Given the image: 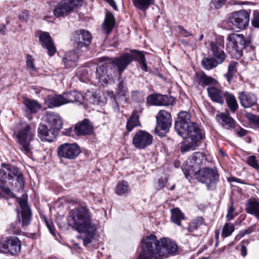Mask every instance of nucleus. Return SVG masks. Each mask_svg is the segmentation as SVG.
Listing matches in <instances>:
<instances>
[{
    "mask_svg": "<svg viewBox=\"0 0 259 259\" xmlns=\"http://www.w3.org/2000/svg\"><path fill=\"white\" fill-rule=\"evenodd\" d=\"M237 62L233 61L230 62L228 66V71L226 74H225L224 76L229 83L230 82L232 78L237 72Z\"/></svg>",
    "mask_w": 259,
    "mask_h": 259,
    "instance_id": "c9c22d12",
    "label": "nucleus"
},
{
    "mask_svg": "<svg viewBox=\"0 0 259 259\" xmlns=\"http://www.w3.org/2000/svg\"><path fill=\"white\" fill-rule=\"evenodd\" d=\"M208 96L213 102L223 104L224 103V99L225 97V93H223L219 89L210 86L207 89Z\"/></svg>",
    "mask_w": 259,
    "mask_h": 259,
    "instance_id": "c85d7f7f",
    "label": "nucleus"
},
{
    "mask_svg": "<svg viewBox=\"0 0 259 259\" xmlns=\"http://www.w3.org/2000/svg\"><path fill=\"white\" fill-rule=\"evenodd\" d=\"M225 97L229 109L232 112L236 111L238 107V105L235 97L233 95L226 92L225 93Z\"/></svg>",
    "mask_w": 259,
    "mask_h": 259,
    "instance_id": "f704fd0d",
    "label": "nucleus"
},
{
    "mask_svg": "<svg viewBox=\"0 0 259 259\" xmlns=\"http://www.w3.org/2000/svg\"><path fill=\"white\" fill-rule=\"evenodd\" d=\"M177 243L168 238L158 239L153 234L141 240V250L137 259H162L175 254Z\"/></svg>",
    "mask_w": 259,
    "mask_h": 259,
    "instance_id": "f257e3e1",
    "label": "nucleus"
},
{
    "mask_svg": "<svg viewBox=\"0 0 259 259\" xmlns=\"http://www.w3.org/2000/svg\"><path fill=\"white\" fill-rule=\"evenodd\" d=\"M106 94L107 96L110 98V99L112 100V102H114L116 105H118L116 96L114 92L111 91H107L106 92Z\"/></svg>",
    "mask_w": 259,
    "mask_h": 259,
    "instance_id": "864d4df0",
    "label": "nucleus"
},
{
    "mask_svg": "<svg viewBox=\"0 0 259 259\" xmlns=\"http://www.w3.org/2000/svg\"><path fill=\"white\" fill-rule=\"evenodd\" d=\"M19 19L23 21L26 22L29 19V13L27 11H24L19 15Z\"/></svg>",
    "mask_w": 259,
    "mask_h": 259,
    "instance_id": "603ef678",
    "label": "nucleus"
},
{
    "mask_svg": "<svg viewBox=\"0 0 259 259\" xmlns=\"http://www.w3.org/2000/svg\"><path fill=\"white\" fill-rule=\"evenodd\" d=\"M114 10H117V7L114 0H105Z\"/></svg>",
    "mask_w": 259,
    "mask_h": 259,
    "instance_id": "6e6d98bb",
    "label": "nucleus"
},
{
    "mask_svg": "<svg viewBox=\"0 0 259 259\" xmlns=\"http://www.w3.org/2000/svg\"><path fill=\"white\" fill-rule=\"evenodd\" d=\"M6 32V26L5 24L0 25V34H4Z\"/></svg>",
    "mask_w": 259,
    "mask_h": 259,
    "instance_id": "052dcab7",
    "label": "nucleus"
},
{
    "mask_svg": "<svg viewBox=\"0 0 259 259\" xmlns=\"http://www.w3.org/2000/svg\"><path fill=\"white\" fill-rule=\"evenodd\" d=\"M93 130V125L87 119H84L76 124L74 128V132L77 136L90 135L92 133Z\"/></svg>",
    "mask_w": 259,
    "mask_h": 259,
    "instance_id": "4be33fe9",
    "label": "nucleus"
},
{
    "mask_svg": "<svg viewBox=\"0 0 259 259\" xmlns=\"http://www.w3.org/2000/svg\"><path fill=\"white\" fill-rule=\"evenodd\" d=\"M254 121L259 124V116L254 117Z\"/></svg>",
    "mask_w": 259,
    "mask_h": 259,
    "instance_id": "774afa93",
    "label": "nucleus"
},
{
    "mask_svg": "<svg viewBox=\"0 0 259 259\" xmlns=\"http://www.w3.org/2000/svg\"><path fill=\"white\" fill-rule=\"evenodd\" d=\"M153 136L144 130H139L133 137L132 143L138 149H145L152 144Z\"/></svg>",
    "mask_w": 259,
    "mask_h": 259,
    "instance_id": "2eb2a0df",
    "label": "nucleus"
},
{
    "mask_svg": "<svg viewBox=\"0 0 259 259\" xmlns=\"http://www.w3.org/2000/svg\"><path fill=\"white\" fill-rule=\"evenodd\" d=\"M21 208V222L18 213V220L12 223L10 230L14 234H19L21 232V227L28 225L31 218V212L27 202L24 199H20L18 201Z\"/></svg>",
    "mask_w": 259,
    "mask_h": 259,
    "instance_id": "6e6552de",
    "label": "nucleus"
},
{
    "mask_svg": "<svg viewBox=\"0 0 259 259\" xmlns=\"http://www.w3.org/2000/svg\"><path fill=\"white\" fill-rule=\"evenodd\" d=\"M156 118L157 124L155 129V133L160 137H163L171 125V115L166 111L161 110L159 111Z\"/></svg>",
    "mask_w": 259,
    "mask_h": 259,
    "instance_id": "9b49d317",
    "label": "nucleus"
},
{
    "mask_svg": "<svg viewBox=\"0 0 259 259\" xmlns=\"http://www.w3.org/2000/svg\"><path fill=\"white\" fill-rule=\"evenodd\" d=\"M245 209L247 213L259 219V199H250L246 204Z\"/></svg>",
    "mask_w": 259,
    "mask_h": 259,
    "instance_id": "c756f323",
    "label": "nucleus"
},
{
    "mask_svg": "<svg viewBox=\"0 0 259 259\" xmlns=\"http://www.w3.org/2000/svg\"><path fill=\"white\" fill-rule=\"evenodd\" d=\"M234 217V214L233 213H229V212H228V214L227 215V218L228 220H231L233 219Z\"/></svg>",
    "mask_w": 259,
    "mask_h": 259,
    "instance_id": "69168bd1",
    "label": "nucleus"
},
{
    "mask_svg": "<svg viewBox=\"0 0 259 259\" xmlns=\"http://www.w3.org/2000/svg\"><path fill=\"white\" fill-rule=\"evenodd\" d=\"M84 100H88L86 97L76 91L64 93L62 95L48 96L46 99L45 102L49 108L58 107L69 103H76L81 104Z\"/></svg>",
    "mask_w": 259,
    "mask_h": 259,
    "instance_id": "39448f33",
    "label": "nucleus"
},
{
    "mask_svg": "<svg viewBox=\"0 0 259 259\" xmlns=\"http://www.w3.org/2000/svg\"><path fill=\"white\" fill-rule=\"evenodd\" d=\"M68 223L79 232H84L93 237L96 230V225L92 223L89 210L85 206L72 209L68 217Z\"/></svg>",
    "mask_w": 259,
    "mask_h": 259,
    "instance_id": "7ed1b4c3",
    "label": "nucleus"
},
{
    "mask_svg": "<svg viewBox=\"0 0 259 259\" xmlns=\"http://www.w3.org/2000/svg\"><path fill=\"white\" fill-rule=\"evenodd\" d=\"M246 131L241 128L240 130L238 131H237V135L240 137H243L246 135Z\"/></svg>",
    "mask_w": 259,
    "mask_h": 259,
    "instance_id": "4d7b16f0",
    "label": "nucleus"
},
{
    "mask_svg": "<svg viewBox=\"0 0 259 259\" xmlns=\"http://www.w3.org/2000/svg\"><path fill=\"white\" fill-rule=\"evenodd\" d=\"M253 228H254L253 226L250 227L249 228H248V229H246L244 231L243 235H245L246 234H249L251 233L252 232H253L254 231Z\"/></svg>",
    "mask_w": 259,
    "mask_h": 259,
    "instance_id": "13d9d810",
    "label": "nucleus"
},
{
    "mask_svg": "<svg viewBox=\"0 0 259 259\" xmlns=\"http://www.w3.org/2000/svg\"><path fill=\"white\" fill-rule=\"evenodd\" d=\"M234 207L233 205H232L229 209V210H228V212H229V213H233L234 211Z\"/></svg>",
    "mask_w": 259,
    "mask_h": 259,
    "instance_id": "338daca9",
    "label": "nucleus"
},
{
    "mask_svg": "<svg viewBox=\"0 0 259 259\" xmlns=\"http://www.w3.org/2000/svg\"><path fill=\"white\" fill-rule=\"evenodd\" d=\"M133 3L137 9L146 11L150 5L154 4V0H133Z\"/></svg>",
    "mask_w": 259,
    "mask_h": 259,
    "instance_id": "473e14b6",
    "label": "nucleus"
},
{
    "mask_svg": "<svg viewBox=\"0 0 259 259\" xmlns=\"http://www.w3.org/2000/svg\"><path fill=\"white\" fill-rule=\"evenodd\" d=\"M161 98L162 95L160 94L151 95L148 97L147 102L152 105L161 106Z\"/></svg>",
    "mask_w": 259,
    "mask_h": 259,
    "instance_id": "37998d69",
    "label": "nucleus"
},
{
    "mask_svg": "<svg viewBox=\"0 0 259 259\" xmlns=\"http://www.w3.org/2000/svg\"><path fill=\"white\" fill-rule=\"evenodd\" d=\"M251 24L253 27L259 28V12L253 13Z\"/></svg>",
    "mask_w": 259,
    "mask_h": 259,
    "instance_id": "8fccbe9b",
    "label": "nucleus"
},
{
    "mask_svg": "<svg viewBox=\"0 0 259 259\" xmlns=\"http://www.w3.org/2000/svg\"><path fill=\"white\" fill-rule=\"evenodd\" d=\"M191 115L186 111L180 112L175 122V130L178 134L185 138L181 143L182 152L194 150L198 146V142L204 137V134L197 123L191 122Z\"/></svg>",
    "mask_w": 259,
    "mask_h": 259,
    "instance_id": "f03ea898",
    "label": "nucleus"
},
{
    "mask_svg": "<svg viewBox=\"0 0 259 259\" xmlns=\"http://www.w3.org/2000/svg\"><path fill=\"white\" fill-rule=\"evenodd\" d=\"M202 67L206 70H211L219 65L218 63L210 57H204L201 61Z\"/></svg>",
    "mask_w": 259,
    "mask_h": 259,
    "instance_id": "e433bc0d",
    "label": "nucleus"
},
{
    "mask_svg": "<svg viewBox=\"0 0 259 259\" xmlns=\"http://www.w3.org/2000/svg\"><path fill=\"white\" fill-rule=\"evenodd\" d=\"M178 27L180 33L182 34L184 37H188L193 35L192 33L189 32L188 30L184 28L183 26L179 25Z\"/></svg>",
    "mask_w": 259,
    "mask_h": 259,
    "instance_id": "3c124183",
    "label": "nucleus"
},
{
    "mask_svg": "<svg viewBox=\"0 0 259 259\" xmlns=\"http://www.w3.org/2000/svg\"><path fill=\"white\" fill-rule=\"evenodd\" d=\"M133 60L134 54L130 53H124L118 57L107 59L108 62L111 64V67L113 66L117 68L119 74L118 80H120L123 71Z\"/></svg>",
    "mask_w": 259,
    "mask_h": 259,
    "instance_id": "4468645a",
    "label": "nucleus"
},
{
    "mask_svg": "<svg viewBox=\"0 0 259 259\" xmlns=\"http://www.w3.org/2000/svg\"><path fill=\"white\" fill-rule=\"evenodd\" d=\"M92 38L91 33L84 29L76 31L73 34V39L75 45L77 46V49L84 46L86 48L91 42Z\"/></svg>",
    "mask_w": 259,
    "mask_h": 259,
    "instance_id": "6ab92c4d",
    "label": "nucleus"
},
{
    "mask_svg": "<svg viewBox=\"0 0 259 259\" xmlns=\"http://www.w3.org/2000/svg\"><path fill=\"white\" fill-rule=\"evenodd\" d=\"M239 100L244 108H250L255 105L257 101L256 96L252 93L242 92L239 93Z\"/></svg>",
    "mask_w": 259,
    "mask_h": 259,
    "instance_id": "b1692460",
    "label": "nucleus"
},
{
    "mask_svg": "<svg viewBox=\"0 0 259 259\" xmlns=\"http://www.w3.org/2000/svg\"><path fill=\"white\" fill-rule=\"evenodd\" d=\"M38 133L42 141L52 142L57 135L55 132L51 130L48 125L40 124L38 128Z\"/></svg>",
    "mask_w": 259,
    "mask_h": 259,
    "instance_id": "393cba45",
    "label": "nucleus"
},
{
    "mask_svg": "<svg viewBox=\"0 0 259 259\" xmlns=\"http://www.w3.org/2000/svg\"><path fill=\"white\" fill-rule=\"evenodd\" d=\"M34 137V130L28 124L23 126L16 134L17 142L21 146L22 151L28 156L30 154V143L33 140Z\"/></svg>",
    "mask_w": 259,
    "mask_h": 259,
    "instance_id": "1a4fd4ad",
    "label": "nucleus"
},
{
    "mask_svg": "<svg viewBox=\"0 0 259 259\" xmlns=\"http://www.w3.org/2000/svg\"><path fill=\"white\" fill-rule=\"evenodd\" d=\"M196 81L198 85L204 87L213 84L215 82V80L212 77L203 73L196 74Z\"/></svg>",
    "mask_w": 259,
    "mask_h": 259,
    "instance_id": "2f4dec72",
    "label": "nucleus"
},
{
    "mask_svg": "<svg viewBox=\"0 0 259 259\" xmlns=\"http://www.w3.org/2000/svg\"><path fill=\"white\" fill-rule=\"evenodd\" d=\"M246 162L250 166L259 170V161L256 159L255 156L252 155L247 157Z\"/></svg>",
    "mask_w": 259,
    "mask_h": 259,
    "instance_id": "a18cd8bd",
    "label": "nucleus"
},
{
    "mask_svg": "<svg viewBox=\"0 0 259 259\" xmlns=\"http://www.w3.org/2000/svg\"><path fill=\"white\" fill-rule=\"evenodd\" d=\"M174 98L166 95H162L161 98V106H169L171 105L174 102Z\"/></svg>",
    "mask_w": 259,
    "mask_h": 259,
    "instance_id": "49530a36",
    "label": "nucleus"
},
{
    "mask_svg": "<svg viewBox=\"0 0 259 259\" xmlns=\"http://www.w3.org/2000/svg\"><path fill=\"white\" fill-rule=\"evenodd\" d=\"M171 219L175 224L180 226L181 220L184 219V215L179 208H174L171 210Z\"/></svg>",
    "mask_w": 259,
    "mask_h": 259,
    "instance_id": "58836bf2",
    "label": "nucleus"
},
{
    "mask_svg": "<svg viewBox=\"0 0 259 259\" xmlns=\"http://www.w3.org/2000/svg\"><path fill=\"white\" fill-rule=\"evenodd\" d=\"M39 39L42 46L47 49L48 54L50 56H53L56 52V49L50 34L47 32H42Z\"/></svg>",
    "mask_w": 259,
    "mask_h": 259,
    "instance_id": "412c9836",
    "label": "nucleus"
},
{
    "mask_svg": "<svg viewBox=\"0 0 259 259\" xmlns=\"http://www.w3.org/2000/svg\"><path fill=\"white\" fill-rule=\"evenodd\" d=\"M234 231V226L230 223H226L223 229L222 235L223 237L230 236Z\"/></svg>",
    "mask_w": 259,
    "mask_h": 259,
    "instance_id": "c03bdc74",
    "label": "nucleus"
},
{
    "mask_svg": "<svg viewBox=\"0 0 259 259\" xmlns=\"http://www.w3.org/2000/svg\"><path fill=\"white\" fill-rule=\"evenodd\" d=\"M114 71L111 64L108 61L96 68V77L103 85L111 83L113 81Z\"/></svg>",
    "mask_w": 259,
    "mask_h": 259,
    "instance_id": "ddd939ff",
    "label": "nucleus"
},
{
    "mask_svg": "<svg viewBox=\"0 0 259 259\" xmlns=\"http://www.w3.org/2000/svg\"><path fill=\"white\" fill-rule=\"evenodd\" d=\"M16 178L17 183L16 187L18 190H23L24 186V178L21 174L19 172L18 169L9 164H3L0 168V188L7 197L16 198L10 189L5 186L7 178L13 179Z\"/></svg>",
    "mask_w": 259,
    "mask_h": 259,
    "instance_id": "20e7f679",
    "label": "nucleus"
},
{
    "mask_svg": "<svg viewBox=\"0 0 259 259\" xmlns=\"http://www.w3.org/2000/svg\"><path fill=\"white\" fill-rule=\"evenodd\" d=\"M203 222V219L201 217H197L191 222L188 228L186 229L189 232H193L195 230H197L202 224Z\"/></svg>",
    "mask_w": 259,
    "mask_h": 259,
    "instance_id": "a19ab883",
    "label": "nucleus"
},
{
    "mask_svg": "<svg viewBox=\"0 0 259 259\" xmlns=\"http://www.w3.org/2000/svg\"><path fill=\"white\" fill-rule=\"evenodd\" d=\"M250 41L245 39L242 34L233 33L227 37L226 50L233 57H240L243 49L251 47Z\"/></svg>",
    "mask_w": 259,
    "mask_h": 259,
    "instance_id": "0eeeda50",
    "label": "nucleus"
},
{
    "mask_svg": "<svg viewBox=\"0 0 259 259\" xmlns=\"http://www.w3.org/2000/svg\"><path fill=\"white\" fill-rule=\"evenodd\" d=\"M46 223L47 227L49 228L50 231L54 235V229H53V228L52 227V226L50 224H49V223L47 221H46Z\"/></svg>",
    "mask_w": 259,
    "mask_h": 259,
    "instance_id": "0e129e2a",
    "label": "nucleus"
},
{
    "mask_svg": "<svg viewBox=\"0 0 259 259\" xmlns=\"http://www.w3.org/2000/svg\"><path fill=\"white\" fill-rule=\"evenodd\" d=\"M46 122L48 127L51 130L55 132L57 135L58 132L62 128L63 121L59 114L54 112H47L46 115Z\"/></svg>",
    "mask_w": 259,
    "mask_h": 259,
    "instance_id": "aec40b11",
    "label": "nucleus"
},
{
    "mask_svg": "<svg viewBox=\"0 0 259 259\" xmlns=\"http://www.w3.org/2000/svg\"><path fill=\"white\" fill-rule=\"evenodd\" d=\"M128 192V186L127 182L124 181L120 182L118 183L115 193L120 196H122Z\"/></svg>",
    "mask_w": 259,
    "mask_h": 259,
    "instance_id": "79ce46f5",
    "label": "nucleus"
},
{
    "mask_svg": "<svg viewBox=\"0 0 259 259\" xmlns=\"http://www.w3.org/2000/svg\"><path fill=\"white\" fill-rule=\"evenodd\" d=\"M216 119L222 126L227 130L235 127L236 121L229 114L221 113L217 115Z\"/></svg>",
    "mask_w": 259,
    "mask_h": 259,
    "instance_id": "bb28decb",
    "label": "nucleus"
},
{
    "mask_svg": "<svg viewBox=\"0 0 259 259\" xmlns=\"http://www.w3.org/2000/svg\"><path fill=\"white\" fill-rule=\"evenodd\" d=\"M23 103L25 106L24 111L27 113H36L41 108V105L36 100L33 99L24 98Z\"/></svg>",
    "mask_w": 259,
    "mask_h": 259,
    "instance_id": "cd10ccee",
    "label": "nucleus"
},
{
    "mask_svg": "<svg viewBox=\"0 0 259 259\" xmlns=\"http://www.w3.org/2000/svg\"><path fill=\"white\" fill-rule=\"evenodd\" d=\"M229 20L236 27L240 29H245L249 22V14L244 10L235 12L231 14Z\"/></svg>",
    "mask_w": 259,
    "mask_h": 259,
    "instance_id": "a211bd4d",
    "label": "nucleus"
},
{
    "mask_svg": "<svg viewBox=\"0 0 259 259\" xmlns=\"http://www.w3.org/2000/svg\"><path fill=\"white\" fill-rule=\"evenodd\" d=\"M183 171L187 178L196 175L198 181L206 184L209 190L214 189L215 183L219 180V175L213 169L204 168L198 170L186 167L183 168Z\"/></svg>",
    "mask_w": 259,
    "mask_h": 259,
    "instance_id": "423d86ee",
    "label": "nucleus"
},
{
    "mask_svg": "<svg viewBox=\"0 0 259 259\" xmlns=\"http://www.w3.org/2000/svg\"><path fill=\"white\" fill-rule=\"evenodd\" d=\"M81 150L76 144L64 143L61 145L57 149L59 157L68 159H74L80 153Z\"/></svg>",
    "mask_w": 259,
    "mask_h": 259,
    "instance_id": "f3484780",
    "label": "nucleus"
},
{
    "mask_svg": "<svg viewBox=\"0 0 259 259\" xmlns=\"http://www.w3.org/2000/svg\"><path fill=\"white\" fill-rule=\"evenodd\" d=\"M82 5V0H63L56 6L53 13L57 17H64Z\"/></svg>",
    "mask_w": 259,
    "mask_h": 259,
    "instance_id": "9d476101",
    "label": "nucleus"
},
{
    "mask_svg": "<svg viewBox=\"0 0 259 259\" xmlns=\"http://www.w3.org/2000/svg\"><path fill=\"white\" fill-rule=\"evenodd\" d=\"M230 182H236L237 183H242L241 180L235 177H231L228 180Z\"/></svg>",
    "mask_w": 259,
    "mask_h": 259,
    "instance_id": "680f3d73",
    "label": "nucleus"
},
{
    "mask_svg": "<svg viewBox=\"0 0 259 259\" xmlns=\"http://www.w3.org/2000/svg\"><path fill=\"white\" fill-rule=\"evenodd\" d=\"M117 88L116 89V94L118 97H125L127 92V89L126 87L125 81L120 76Z\"/></svg>",
    "mask_w": 259,
    "mask_h": 259,
    "instance_id": "ea45409f",
    "label": "nucleus"
},
{
    "mask_svg": "<svg viewBox=\"0 0 259 259\" xmlns=\"http://www.w3.org/2000/svg\"><path fill=\"white\" fill-rule=\"evenodd\" d=\"M204 157L202 153L200 152H195L192 157L186 161V165L182 167L183 168L187 167L190 169L198 170L199 166L202 163Z\"/></svg>",
    "mask_w": 259,
    "mask_h": 259,
    "instance_id": "a878e982",
    "label": "nucleus"
},
{
    "mask_svg": "<svg viewBox=\"0 0 259 259\" xmlns=\"http://www.w3.org/2000/svg\"><path fill=\"white\" fill-rule=\"evenodd\" d=\"M115 25V20L113 15L111 13H107L103 24L104 31L108 34L111 32Z\"/></svg>",
    "mask_w": 259,
    "mask_h": 259,
    "instance_id": "7c9ffc66",
    "label": "nucleus"
},
{
    "mask_svg": "<svg viewBox=\"0 0 259 259\" xmlns=\"http://www.w3.org/2000/svg\"><path fill=\"white\" fill-rule=\"evenodd\" d=\"M134 52L135 53L134 55V60H136L138 61L142 70L147 71V66L144 55L140 51L134 50Z\"/></svg>",
    "mask_w": 259,
    "mask_h": 259,
    "instance_id": "4c0bfd02",
    "label": "nucleus"
},
{
    "mask_svg": "<svg viewBox=\"0 0 259 259\" xmlns=\"http://www.w3.org/2000/svg\"><path fill=\"white\" fill-rule=\"evenodd\" d=\"M91 242V239L90 237L84 238L83 240V244L85 246H87Z\"/></svg>",
    "mask_w": 259,
    "mask_h": 259,
    "instance_id": "e2e57ef3",
    "label": "nucleus"
},
{
    "mask_svg": "<svg viewBox=\"0 0 259 259\" xmlns=\"http://www.w3.org/2000/svg\"><path fill=\"white\" fill-rule=\"evenodd\" d=\"M241 254L242 256H245L247 254V249L244 245H242L241 248Z\"/></svg>",
    "mask_w": 259,
    "mask_h": 259,
    "instance_id": "bf43d9fd",
    "label": "nucleus"
},
{
    "mask_svg": "<svg viewBox=\"0 0 259 259\" xmlns=\"http://www.w3.org/2000/svg\"><path fill=\"white\" fill-rule=\"evenodd\" d=\"M72 50L65 54L63 58V62L66 68L74 67L76 66L77 62L79 59L78 50Z\"/></svg>",
    "mask_w": 259,
    "mask_h": 259,
    "instance_id": "5701e85b",
    "label": "nucleus"
},
{
    "mask_svg": "<svg viewBox=\"0 0 259 259\" xmlns=\"http://www.w3.org/2000/svg\"><path fill=\"white\" fill-rule=\"evenodd\" d=\"M27 69L29 71H34L36 70V68L34 64L33 60L31 56L28 55L26 61Z\"/></svg>",
    "mask_w": 259,
    "mask_h": 259,
    "instance_id": "09e8293b",
    "label": "nucleus"
},
{
    "mask_svg": "<svg viewBox=\"0 0 259 259\" xmlns=\"http://www.w3.org/2000/svg\"><path fill=\"white\" fill-rule=\"evenodd\" d=\"M226 2V0H211L210 7L211 9H218L221 8Z\"/></svg>",
    "mask_w": 259,
    "mask_h": 259,
    "instance_id": "de8ad7c7",
    "label": "nucleus"
},
{
    "mask_svg": "<svg viewBox=\"0 0 259 259\" xmlns=\"http://www.w3.org/2000/svg\"><path fill=\"white\" fill-rule=\"evenodd\" d=\"M139 125H140L139 116L137 112H134L127 121L126 129L128 132H131L134 127Z\"/></svg>",
    "mask_w": 259,
    "mask_h": 259,
    "instance_id": "72a5a7b5",
    "label": "nucleus"
},
{
    "mask_svg": "<svg viewBox=\"0 0 259 259\" xmlns=\"http://www.w3.org/2000/svg\"><path fill=\"white\" fill-rule=\"evenodd\" d=\"M209 46V53L211 57L218 65L222 64L226 57L223 50L224 47L223 36H219L214 41H211Z\"/></svg>",
    "mask_w": 259,
    "mask_h": 259,
    "instance_id": "f8f14e48",
    "label": "nucleus"
},
{
    "mask_svg": "<svg viewBox=\"0 0 259 259\" xmlns=\"http://www.w3.org/2000/svg\"><path fill=\"white\" fill-rule=\"evenodd\" d=\"M21 248L20 241L16 237H11L0 242V252L15 255L20 252Z\"/></svg>",
    "mask_w": 259,
    "mask_h": 259,
    "instance_id": "dca6fc26",
    "label": "nucleus"
},
{
    "mask_svg": "<svg viewBox=\"0 0 259 259\" xmlns=\"http://www.w3.org/2000/svg\"><path fill=\"white\" fill-rule=\"evenodd\" d=\"M166 182H167V180L166 179H159V181H158V187L160 189H161V188L164 187Z\"/></svg>",
    "mask_w": 259,
    "mask_h": 259,
    "instance_id": "5fc2aeb1",
    "label": "nucleus"
}]
</instances>
